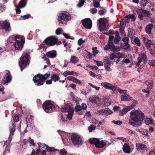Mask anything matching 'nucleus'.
Masks as SVG:
<instances>
[{
    "label": "nucleus",
    "mask_w": 155,
    "mask_h": 155,
    "mask_svg": "<svg viewBox=\"0 0 155 155\" xmlns=\"http://www.w3.org/2000/svg\"><path fill=\"white\" fill-rule=\"evenodd\" d=\"M129 123L134 127L140 126L144 118V114L140 110H132L130 113Z\"/></svg>",
    "instance_id": "nucleus-1"
},
{
    "label": "nucleus",
    "mask_w": 155,
    "mask_h": 155,
    "mask_svg": "<svg viewBox=\"0 0 155 155\" xmlns=\"http://www.w3.org/2000/svg\"><path fill=\"white\" fill-rule=\"evenodd\" d=\"M13 38L15 41L14 45L15 48L18 50H21L23 46V44L25 41V38L23 36L18 35L16 36H12L10 38Z\"/></svg>",
    "instance_id": "nucleus-2"
},
{
    "label": "nucleus",
    "mask_w": 155,
    "mask_h": 155,
    "mask_svg": "<svg viewBox=\"0 0 155 155\" xmlns=\"http://www.w3.org/2000/svg\"><path fill=\"white\" fill-rule=\"evenodd\" d=\"M50 76V74L44 75L38 74L35 75L33 78V81L35 84L37 86L42 85L45 80Z\"/></svg>",
    "instance_id": "nucleus-3"
},
{
    "label": "nucleus",
    "mask_w": 155,
    "mask_h": 155,
    "mask_svg": "<svg viewBox=\"0 0 155 155\" xmlns=\"http://www.w3.org/2000/svg\"><path fill=\"white\" fill-rule=\"evenodd\" d=\"M71 139L74 146L81 145L84 142L82 137L77 134H72L71 135Z\"/></svg>",
    "instance_id": "nucleus-4"
},
{
    "label": "nucleus",
    "mask_w": 155,
    "mask_h": 155,
    "mask_svg": "<svg viewBox=\"0 0 155 155\" xmlns=\"http://www.w3.org/2000/svg\"><path fill=\"white\" fill-rule=\"evenodd\" d=\"M71 19V17L69 14L67 12H62L59 14L58 21L59 23L65 24L67 21H69Z\"/></svg>",
    "instance_id": "nucleus-5"
},
{
    "label": "nucleus",
    "mask_w": 155,
    "mask_h": 155,
    "mask_svg": "<svg viewBox=\"0 0 155 155\" xmlns=\"http://www.w3.org/2000/svg\"><path fill=\"white\" fill-rule=\"evenodd\" d=\"M98 24L99 29L101 30H105L109 28V26L107 20L104 18H101L98 20Z\"/></svg>",
    "instance_id": "nucleus-6"
},
{
    "label": "nucleus",
    "mask_w": 155,
    "mask_h": 155,
    "mask_svg": "<svg viewBox=\"0 0 155 155\" xmlns=\"http://www.w3.org/2000/svg\"><path fill=\"white\" fill-rule=\"evenodd\" d=\"M43 107L46 112L49 113L54 109L55 106L50 101H48L44 103Z\"/></svg>",
    "instance_id": "nucleus-7"
},
{
    "label": "nucleus",
    "mask_w": 155,
    "mask_h": 155,
    "mask_svg": "<svg viewBox=\"0 0 155 155\" xmlns=\"http://www.w3.org/2000/svg\"><path fill=\"white\" fill-rule=\"evenodd\" d=\"M28 54H26L22 57L21 59H20L19 61V65L21 68V71L23 70L24 68L27 65V64H28Z\"/></svg>",
    "instance_id": "nucleus-8"
},
{
    "label": "nucleus",
    "mask_w": 155,
    "mask_h": 155,
    "mask_svg": "<svg viewBox=\"0 0 155 155\" xmlns=\"http://www.w3.org/2000/svg\"><path fill=\"white\" fill-rule=\"evenodd\" d=\"M137 13L138 15V18L141 20L143 19V17H147L150 15V13L149 11L142 9L137 10Z\"/></svg>",
    "instance_id": "nucleus-9"
},
{
    "label": "nucleus",
    "mask_w": 155,
    "mask_h": 155,
    "mask_svg": "<svg viewBox=\"0 0 155 155\" xmlns=\"http://www.w3.org/2000/svg\"><path fill=\"white\" fill-rule=\"evenodd\" d=\"M46 44L49 46H52L55 45L58 41L57 37L54 36L49 37L45 40Z\"/></svg>",
    "instance_id": "nucleus-10"
},
{
    "label": "nucleus",
    "mask_w": 155,
    "mask_h": 155,
    "mask_svg": "<svg viewBox=\"0 0 155 155\" xmlns=\"http://www.w3.org/2000/svg\"><path fill=\"white\" fill-rule=\"evenodd\" d=\"M103 63L105 70L108 71H111L112 69L110 68L111 62L108 57H105L104 59Z\"/></svg>",
    "instance_id": "nucleus-11"
},
{
    "label": "nucleus",
    "mask_w": 155,
    "mask_h": 155,
    "mask_svg": "<svg viewBox=\"0 0 155 155\" xmlns=\"http://www.w3.org/2000/svg\"><path fill=\"white\" fill-rule=\"evenodd\" d=\"M101 84L106 89L111 90L112 91H115L117 88L116 86L107 82L101 83Z\"/></svg>",
    "instance_id": "nucleus-12"
},
{
    "label": "nucleus",
    "mask_w": 155,
    "mask_h": 155,
    "mask_svg": "<svg viewBox=\"0 0 155 155\" xmlns=\"http://www.w3.org/2000/svg\"><path fill=\"white\" fill-rule=\"evenodd\" d=\"M113 112L109 109H102L97 111V113L99 115L104 114L107 116L111 114Z\"/></svg>",
    "instance_id": "nucleus-13"
},
{
    "label": "nucleus",
    "mask_w": 155,
    "mask_h": 155,
    "mask_svg": "<svg viewBox=\"0 0 155 155\" xmlns=\"http://www.w3.org/2000/svg\"><path fill=\"white\" fill-rule=\"evenodd\" d=\"M82 23L83 25L87 28L90 29L92 27V21L89 18L83 20L82 21Z\"/></svg>",
    "instance_id": "nucleus-14"
},
{
    "label": "nucleus",
    "mask_w": 155,
    "mask_h": 155,
    "mask_svg": "<svg viewBox=\"0 0 155 155\" xmlns=\"http://www.w3.org/2000/svg\"><path fill=\"white\" fill-rule=\"evenodd\" d=\"M9 130L10 134L8 138L9 144L10 143L12 139V136L15 130V125L14 124H12V126L9 129Z\"/></svg>",
    "instance_id": "nucleus-15"
},
{
    "label": "nucleus",
    "mask_w": 155,
    "mask_h": 155,
    "mask_svg": "<svg viewBox=\"0 0 155 155\" xmlns=\"http://www.w3.org/2000/svg\"><path fill=\"white\" fill-rule=\"evenodd\" d=\"M137 149L139 151H145L148 150L147 147L141 143H137L136 144Z\"/></svg>",
    "instance_id": "nucleus-16"
},
{
    "label": "nucleus",
    "mask_w": 155,
    "mask_h": 155,
    "mask_svg": "<svg viewBox=\"0 0 155 155\" xmlns=\"http://www.w3.org/2000/svg\"><path fill=\"white\" fill-rule=\"evenodd\" d=\"M153 82L152 80L150 79L148 81H147L146 82V84L147 85V90L143 89L142 91L144 92L149 93L151 89L153 87Z\"/></svg>",
    "instance_id": "nucleus-17"
},
{
    "label": "nucleus",
    "mask_w": 155,
    "mask_h": 155,
    "mask_svg": "<svg viewBox=\"0 0 155 155\" xmlns=\"http://www.w3.org/2000/svg\"><path fill=\"white\" fill-rule=\"evenodd\" d=\"M89 101L92 103L97 104L99 103L100 99L99 97L96 95H93L89 98Z\"/></svg>",
    "instance_id": "nucleus-18"
},
{
    "label": "nucleus",
    "mask_w": 155,
    "mask_h": 155,
    "mask_svg": "<svg viewBox=\"0 0 155 155\" xmlns=\"http://www.w3.org/2000/svg\"><path fill=\"white\" fill-rule=\"evenodd\" d=\"M46 55L48 58H54L56 57L57 53L55 50H53L48 52Z\"/></svg>",
    "instance_id": "nucleus-19"
},
{
    "label": "nucleus",
    "mask_w": 155,
    "mask_h": 155,
    "mask_svg": "<svg viewBox=\"0 0 155 155\" xmlns=\"http://www.w3.org/2000/svg\"><path fill=\"white\" fill-rule=\"evenodd\" d=\"M11 77L10 75L9 72L6 74L4 76V78L2 80L3 83H6L9 82L11 80Z\"/></svg>",
    "instance_id": "nucleus-20"
},
{
    "label": "nucleus",
    "mask_w": 155,
    "mask_h": 155,
    "mask_svg": "<svg viewBox=\"0 0 155 155\" xmlns=\"http://www.w3.org/2000/svg\"><path fill=\"white\" fill-rule=\"evenodd\" d=\"M2 27L5 29L7 31H9L10 29V23L7 21H3L2 22Z\"/></svg>",
    "instance_id": "nucleus-21"
},
{
    "label": "nucleus",
    "mask_w": 155,
    "mask_h": 155,
    "mask_svg": "<svg viewBox=\"0 0 155 155\" xmlns=\"http://www.w3.org/2000/svg\"><path fill=\"white\" fill-rule=\"evenodd\" d=\"M123 150L125 153H130V148L128 143H125L123 148Z\"/></svg>",
    "instance_id": "nucleus-22"
},
{
    "label": "nucleus",
    "mask_w": 155,
    "mask_h": 155,
    "mask_svg": "<svg viewBox=\"0 0 155 155\" xmlns=\"http://www.w3.org/2000/svg\"><path fill=\"white\" fill-rule=\"evenodd\" d=\"M133 107L128 106L124 108L121 110L120 115L123 116L126 114L128 111L130 110L133 108Z\"/></svg>",
    "instance_id": "nucleus-23"
},
{
    "label": "nucleus",
    "mask_w": 155,
    "mask_h": 155,
    "mask_svg": "<svg viewBox=\"0 0 155 155\" xmlns=\"http://www.w3.org/2000/svg\"><path fill=\"white\" fill-rule=\"evenodd\" d=\"M153 27V25L152 24H150L147 25L146 28V31L147 33L149 34L151 33Z\"/></svg>",
    "instance_id": "nucleus-24"
},
{
    "label": "nucleus",
    "mask_w": 155,
    "mask_h": 155,
    "mask_svg": "<svg viewBox=\"0 0 155 155\" xmlns=\"http://www.w3.org/2000/svg\"><path fill=\"white\" fill-rule=\"evenodd\" d=\"M106 144V143L104 142L102 140L100 141L99 140L98 142L97 143L95 146L97 147L101 148L105 146Z\"/></svg>",
    "instance_id": "nucleus-25"
},
{
    "label": "nucleus",
    "mask_w": 155,
    "mask_h": 155,
    "mask_svg": "<svg viewBox=\"0 0 155 155\" xmlns=\"http://www.w3.org/2000/svg\"><path fill=\"white\" fill-rule=\"evenodd\" d=\"M43 145H44V146H46V150L48 152H54L56 151H59V150L56 149L53 147H49L48 146H47L45 144H43Z\"/></svg>",
    "instance_id": "nucleus-26"
},
{
    "label": "nucleus",
    "mask_w": 155,
    "mask_h": 155,
    "mask_svg": "<svg viewBox=\"0 0 155 155\" xmlns=\"http://www.w3.org/2000/svg\"><path fill=\"white\" fill-rule=\"evenodd\" d=\"M63 75L65 76H66L68 75H72L75 76H77L78 74L75 72L73 71H66L63 74Z\"/></svg>",
    "instance_id": "nucleus-27"
},
{
    "label": "nucleus",
    "mask_w": 155,
    "mask_h": 155,
    "mask_svg": "<svg viewBox=\"0 0 155 155\" xmlns=\"http://www.w3.org/2000/svg\"><path fill=\"white\" fill-rule=\"evenodd\" d=\"M128 36L131 38H133L135 34L134 31L131 28H129L128 29Z\"/></svg>",
    "instance_id": "nucleus-28"
},
{
    "label": "nucleus",
    "mask_w": 155,
    "mask_h": 155,
    "mask_svg": "<svg viewBox=\"0 0 155 155\" xmlns=\"http://www.w3.org/2000/svg\"><path fill=\"white\" fill-rule=\"evenodd\" d=\"M130 99V96L127 94L123 95L121 96V100L122 101H127Z\"/></svg>",
    "instance_id": "nucleus-29"
},
{
    "label": "nucleus",
    "mask_w": 155,
    "mask_h": 155,
    "mask_svg": "<svg viewBox=\"0 0 155 155\" xmlns=\"http://www.w3.org/2000/svg\"><path fill=\"white\" fill-rule=\"evenodd\" d=\"M99 140L98 139L95 138H91L90 140V142L92 144H95L96 146Z\"/></svg>",
    "instance_id": "nucleus-30"
},
{
    "label": "nucleus",
    "mask_w": 155,
    "mask_h": 155,
    "mask_svg": "<svg viewBox=\"0 0 155 155\" xmlns=\"http://www.w3.org/2000/svg\"><path fill=\"white\" fill-rule=\"evenodd\" d=\"M148 49L150 51L151 54H155V47L152 44L150 45L149 48Z\"/></svg>",
    "instance_id": "nucleus-31"
},
{
    "label": "nucleus",
    "mask_w": 155,
    "mask_h": 155,
    "mask_svg": "<svg viewBox=\"0 0 155 155\" xmlns=\"http://www.w3.org/2000/svg\"><path fill=\"white\" fill-rule=\"evenodd\" d=\"M25 5V2L24 0H22L20 2L18 5H15L16 7L22 8Z\"/></svg>",
    "instance_id": "nucleus-32"
},
{
    "label": "nucleus",
    "mask_w": 155,
    "mask_h": 155,
    "mask_svg": "<svg viewBox=\"0 0 155 155\" xmlns=\"http://www.w3.org/2000/svg\"><path fill=\"white\" fill-rule=\"evenodd\" d=\"M111 50L114 52L119 51L120 50V48L119 47L115 46L114 45L111 47Z\"/></svg>",
    "instance_id": "nucleus-33"
},
{
    "label": "nucleus",
    "mask_w": 155,
    "mask_h": 155,
    "mask_svg": "<svg viewBox=\"0 0 155 155\" xmlns=\"http://www.w3.org/2000/svg\"><path fill=\"white\" fill-rule=\"evenodd\" d=\"M71 107L67 105L63 106L61 109V110L63 112H68Z\"/></svg>",
    "instance_id": "nucleus-34"
},
{
    "label": "nucleus",
    "mask_w": 155,
    "mask_h": 155,
    "mask_svg": "<svg viewBox=\"0 0 155 155\" xmlns=\"http://www.w3.org/2000/svg\"><path fill=\"white\" fill-rule=\"evenodd\" d=\"M139 56L141 59H142L143 60L144 63H145L147 61V58L145 54L143 53L140 54L139 55Z\"/></svg>",
    "instance_id": "nucleus-35"
},
{
    "label": "nucleus",
    "mask_w": 155,
    "mask_h": 155,
    "mask_svg": "<svg viewBox=\"0 0 155 155\" xmlns=\"http://www.w3.org/2000/svg\"><path fill=\"white\" fill-rule=\"evenodd\" d=\"M70 60H71V62L72 63H74V64H75L76 63H77L79 61V59H78V58H77L75 56H71V57Z\"/></svg>",
    "instance_id": "nucleus-36"
},
{
    "label": "nucleus",
    "mask_w": 155,
    "mask_h": 155,
    "mask_svg": "<svg viewBox=\"0 0 155 155\" xmlns=\"http://www.w3.org/2000/svg\"><path fill=\"white\" fill-rule=\"evenodd\" d=\"M72 97L73 101H75L76 104H79V101H81V99L76 97L74 94L72 96Z\"/></svg>",
    "instance_id": "nucleus-37"
},
{
    "label": "nucleus",
    "mask_w": 155,
    "mask_h": 155,
    "mask_svg": "<svg viewBox=\"0 0 155 155\" xmlns=\"http://www.w3.org/2000/svg\"><path fill=\"white\" fill-rule=\"evenodd\" d=\"M51 80L56 82L60 79L59 77L56 74H53L51 77Z\"/></svg>",
    "instance_id": "nucleus-38"
},
{
    "label": "nucleus",
    "mask_w": 155,
    "mask_h": 155,
    "mask_svg": "<svg viewBox=\"0 0 155 155\" xmlns=\"http://www.w3.org/2000/svg\"><path fill=\"white\" fill-rule=\"evenodd\" d=\"M71 109V110L70 112H68V113L67 115V118L69 120L71 119L74 112V109Z\"/></svg>",
    "instance_id": "nucleus-39"
},
{
    "label": "nucleus",
    "mask_w": 155,
    "mask_h": 155,
    "mask_svg": "<svg viewBox=\"0 0 155 155\" xmlns=\"http://www.w3.org/2000/svg\"><path fill=\"white\" fill-rule=\"evenodd\" d=\"M120 40V37L118 34H116L115 38L114 40V43L116 44L118 43Z\"/></svg>",
    "instance_id": "nucleus-40"
},
{
    "label": "nucleus",
    "mask_w": 155,
    "mask_h": 155,
    "mask_svg": "<svg viewBox=\"0 0 155 155\" xmlns=\"http://www.w3.org/2000/svg\"><path fill=\"white\" fill-rule=\"evenodd\" d=\"M144 121L145 124L147 125H148L150 124H152L153 123V120L149 118H146Z\"/></svg>",
    "instance_id": "nucleus-41"
},
{
    "label": "nucleus",
    "mask_w": 155,
    "mask_h": 155,
    "mask_svg": "<svg viewBox=\"0 0 155 155\" xmlns=\"http://www.w3.org/2000/svg\"><path fill=\"white\" fill-rule=\"evenodd\" d=\"M147 0H141L140 2V4L141 6L143 8L145 7L147 3Z\"/></svg>",
    "instance_id": "nucleus-42"
},
{
    "label": "nucleus",
    "mask_w": 155,
    "mask_h": 155,
    "mask_svg": "<svg viewBox=\"0 0 155 155\" xmlns=\"http://www.w3.org/2000/svg\"><path fill=\"white\" fill-rule=\"evenodd\" d=\"M130 45L128 43H125L123 44L122 47L123 49L125 50L128 49L130 47Z\"/></svg>",
    "instance_id": "nucleus-43"
},
{
    "label": "nucleus",
    "mask_w": 155,
    "mask_h": 155,
    "mask_svg": "<svg viewBox=\"0 0 155 155\" xmlns=\"http://www.w3.org/2000/svg\"><path fill=\"white\" fill-rule=\"evenodd\" d=\"M93 5L95 8H100V4L99 2L95 1V0H93Z\"/></svg>",
    "instance_id": "nucleus-44"
},
{
    "label": "nucleus",
    "mask_w": 155,
    "mask_h": 155,
    "mask_svg": "<svg viewBox=\"0 0 155 155\" xmlns=\"http://www.w3.org/2000/svg\"><path fill=\"white\" fill-rule=\"evenodd\" d=\"M116 54L118 56V58H124L125 57V55L123 53H117Z\"/></svg>",
    "instance_id": "nucleus-45"
},
{
    "label": "nucleus",
    "mask_w": 155,
    "mask_h": 155,
    "mask_svg": "<svg viewBox=\"0 0 155 155\" xmlns=\"http://www.w3.org/2000/svg\"><path fill=\"white\" fill-rule=\"evenodd\" d=\"M134 41L138 46H140L141 45L140 41L139 39L137 38H135L134 39Z\"/></svg>",
    "instance_id": "nucleus-46"
},
{
    "label": "nucleus",
    "mask_w": 155,
    "mask_h": 155,
    "mask_svg": "<svg viewBox=\"0 0 155 155\" xmlns=\"http://www.w3.org/2000/svg\"><path fill=\"white\" fill-rule=\"evenodd\" d=\"M141 131L140 133L141 134L147 136H148V131L147 130L145 129H141Z\"/></svg>",
    "instance_id": "nucleus-47"
},
{
    "label": "nucleus",
    "mask_w": 155,
    "mask_h": 155,
    "mask_svg": "<svg viewBox=\"0 0 155 155\" xmlns=\"http://www.w3.org/2000/svg\"><path fill=\"white\" fill-rule=\"evenodd\" d=\"M145 44L146 46L147 47V48H149L150 45H152V44L150 43V41L149 40H148L147 39H145Z\"/></svg>",
    "instance_id": "nucleus-48"
},
{
    "label": "nucleus",
    "mask_w": 155,
    "mask_h": 155,
    "mask_svg": "<svg viewBox=\"0 0 155 155\" xmlns=\"http://www.w3.org/2000/svg\"><path fill=\"white\" fill-rule=\"evenodd\" d=\"M93 54L94 56H95L98 53V51L97 50L96 47H94L92 48Z\"/></svg>",
    "instance_id": "nucleus-49"
},
{
    "label": "nucleus",
    "mask_w": 155,
    "mask_h": 155,
    "mask_svg": "<svg viewBox=\"0 0 155 155\" xmlns=\"http://www.w3.org/2000/svg\"><path fill=\"white\" fill-rule=\"evenodd\" d=\"M67 153V151L64 148L60 150L59 151V153L61 155H65Z\"/></svg>",
    "instance_id": "nucleus-50"
},
{
    "label": "nucleus",
    "mask_w": 155,
    "mask_h": 155,
    "mask_svg": "<svg viewBox=\"0 0 155 155\" xmlns=\"http://www.w3.org/2000/svg\"><path fill=\"white\" fill-rule=\"evenodd\" d=\"M85 2L84 0H82L80 1L77 4V6L78 7H81L84 5Z\"/></svg>",
    "instance_id": "nucleus-51"
},
{
    "label": "nucleus",
    "mask_w": 155,
    "mask_h": 155,
    "mask_svg": "<svg viewBox=\"0 0 155 155\" xmlns=\"http://www.w3.org/2000/svg\"><path fill=\"white\" fill-rule=\"evenodd\" d=\"M96 128V127L93 125H91L88 127L89 131L90 132H91L93 130H94Z\"/></svg>",
    "instance_id": "nucleus-52"
},
{
    "label": "nucleus",
    "mask_w": 155,
    "mask_h": 155,
    "mask_svg": "<svg viewBox=\"0 0 155 155\" xmlns=\"http://www.w3.org/2000/svg\"><path fill=\"white\" fill-rule=\"evenodd\" d=\"M19 115L18 114H16L13 117V120L14 122H18L19 120Z\"/></svg>",
    "instance_id": "nucleus-53"
},
{
    "label": "nucleus",
    "mask_w": 155,
    "mask_h": 155,
    "mask_svg": "<svg viewBox=\"0 0 155 155\" xmlns=\"http://www.w3.org/2000/svg\"><path fill=\"white\" fill-rule=\"evenodd\" d=\"M116 90H117L118 92L121 94H125L127 92V90H121L120 88H117Z\"/></svg>",
    "instance_id": "nucleus-54"
},
{
    "label": "nucleus",
    "mask_w": 155,
    "mask_h": 155,
    "mask_svg": "<svg viewBox=\"0 0 155 155\" xmlns=\"http://www.w3.org/2000/svg\"><path fill=\"white\" fill-rule=\"evenodd\" d=\"M148 64L150 66H155V60H152L149 61Z\"/></svg>",
    "instance_id": "nucleus-55"
},
{
    "label": "nucleus",
    "mask_w": 155,
    "mask_h": 155,
    "mask_svg": "<svg viewBox=\"0 0 155 155\" xmlns=\"http://www.w3.org/2000/svg\"><path fill=\"white\" fill-rule=\"evenodd\" d=\"M85 40H83L82 38H80L78 41V45L79 46H81L83 43L85 42Z\"/></svg>",
    "instance_id": "nucleus-56"
},
{
    "label": "nucleus",
    "mask_w": 155,
    "mask_h": 155,
    "mask_svg": "<svg viewBox=\"0 0 155 155\" xmlns=\"http://www.w3.org/2000/svg\"><path fill=\"white\" fill-rule=\"evenodd\" d=\"M94 61L96 63L98 66H103L104 65L103 61L102 62L101 61L96 60H94Z\"/></svg>",
    "instance_id": "nucleus-57"
},
{
    "label": "nucleus",
    "mask_w": 155,
    "mask_h": 155,
    "mask_svg": "<svg viewBox=\"0 0 155 155\" xmlns=\"http://www.w3.org/2000/svg\"><path fill=\"white\" fill-rule=\"evenodd\" d=\"M111 104V101L109 100H106L104 101V104L106 106H108Z\"/></svg>",
    "instance_id": "nucleus-58"
},
{
    "label": "nucleus",
    "mask_w": 155,
    "mask_h": 155,
    "mask_svg": "<svg viewBox=\"0 0 155 155\" xmlns=\"http://www.w3.org/2000/svg\"><path fill=\"white\" fill-rule=\"evenodd\" d=\"M112 122L113 123H114L115 124L118 125H120L122 123V122L120 120H117V121H115V120H113Z\"/></svg>",
    "instance_id": "nucleus-59"
},
{
    "label": "nucleus",
    "mask_w": 155,
    "mask_h": 155,
    "mask_svg": "<svg viewBox=\"0 0 155 155\" xmlns=\"http://www.w3.org/2000/svg\"><path fill=\"white\" fill-rule=\"evenodd\" d=\"M137 60H138V62H136L135 63V64H136V65L137 66H139L140 65V63L142 61V59L139 56L137 58Z\"/></svg>",
    "instance_id": "nucleus-60"
},
{
    "label": "nucleus",
    "mask_w": 155,
    "mask_h": 155,
    "mask_svg": "<svg viewBox=\"0 0 155 155\" xmlns=\"http://www.w3.org/2000/svg\"><path fill=\"white\" fill-rule=\"evenodd\" d=\"M62 29L61 28H58L56 31V34L57 35H59L61 34Z\"/></svg>",
    "instance_id": "nucleus-61"
},
{
    "label": "nucleus",
    "mask_w": 155,
    "mask_h": 155,
    "mask_svg": "<svg viewBox=\"0 0 155 155\" xmlns=\"http://www.w3.org/2000/svg\"><path fill=\"white\" fill-rule=\"evenodd\" d=\"M90 11L92 14H94L97 13V10L95 8H92L90 9Z\"/></svg>",
    "instance_id": "nucleus-62"
},
{
    "label": "nucleus",
    "mask_w": 155,
    "mask_h": 155,
    "mask_svg": "<svg viewBox=\"0 0 155 155\" xmlns=\"http://www.w3.org/2000/svg\"><path fill=\"white\" fill-rule=\"evenodd\" d=\"M28 141L33 146H35V144L34 143V141L33 139L31 138L30 137H29Z\"/></svg>",
    "instance_id": "nucleus-63"
},
{
    "label": "nucleus",
    "mask_w": 155,
    "mask_h": 155,
    "mask_svg": "<svg viewBox=\"0 0 155 155\" xmlns=\"http://www.w3.org/2000/svg\"><path fill=\"white\" fill-rule=\"evenodd\" d=\"M67 79L69 81H74V79L75 78V77L72 76H68L67 77Z\"/></svg>",
    "instance_id": "nucleus-64"
}]
</instances>
